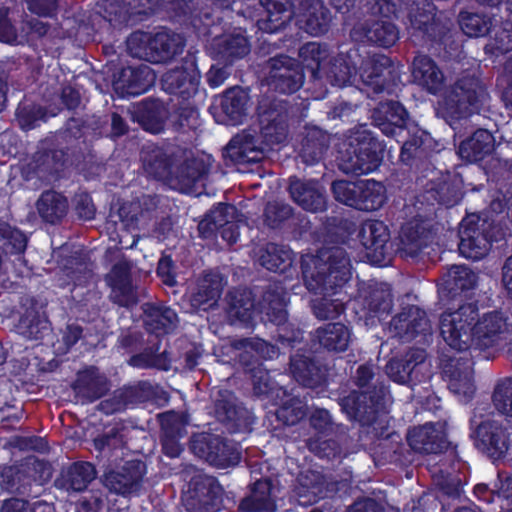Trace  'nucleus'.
<instances>
[{
	"instance_id": "obj_51",
	"label": "nucleus",
	"mask_w": 512,
	"mask_h": 512,
	"mask_svg": "<svg viewBox=\"0 0 512 512\" xmlns=\"http://www.w3.org/2000/svg\"><path fill=\"white\" fill-rule=\"evenodd\" d=\"M299 21L303 23V27L308 34L320 36L329 30L331 13L320 0H312Z\"/></svg>"
},
{
	"instance_id": "obj_43",
	"label": "nucleus",
	"mask_w": 512,
	"mask_h": 512,
	"mask_svg": "<svg viewBox=\"0 0 512 512\" xmlns=\"http://www.w3.org/2000/svg\"><path fill=\"white\" fill-rule=\"evenodd\" d=\"M215 415L233 433L246 429L252 423L249 411L230 396L216 400Z\"/></svg>"
},
{
	"instance_id": "obj_59",
	"label": "nucleus",
	"mask_w": 512,
	"mask_h": 512,
	"mask_svg": "<svg viewBox=\"0 0 512 512\" xmlns=\"http://www.w3.org/2000/svg\"><path fill=\"white\" fill-rule=\"evenodd\" d=\"M366 37L379 47L389 48L399 39V30L391 21H375L367 29Z\"/></svg>"
},
{
	"instance_id": "obj_28",
	"label": "nucleus",
	"mask_w": 512,
	"mask_h": 512,
	"mask_svg": "<svg viewBox=\"0 0 512 512\" xmlns=\"http://www.w3.org/2000/svg\"><path fill=\"white\" fill-rule=\"evenodd\" d=\"M411 76L414 83L431 95L439 94L444 88V73L428 55L419 54L414 57Z\"/></svg>"
},
{
	"instance_id": "obj_50",
	"label": "nucleus",
	"mask_w": 512,
	"mask_h": 512,
	"mask_svg": "<svg viewBox=\"0 0 512 512\" xmlns=\"http://www.w3.org/2000/svg\"><path fill=\"white\" fill-rule=\"evenodd\" d=\"M160 347L161 341L157 339L141 352L131 355L127 361L128 365L139 369L157 368L168 371L171 368V359L166 350L159 352Z\"/></svg>"
},
{
	"instance_id": "obj_2",
	"label": "nucleus",
	"mask_w": 512,
	"mask_h": 512,
	"mask_svg": "<svg viewBox=\"0 0 512 512\" xmlns=\"http://www.w3.org/2000/svg\"><path fill=\"white\" fill-rule=\"evenodd\" d=\"M507 326V317L500 311L485 313L479 318L477 303L459 304L446 309L440 316V335L457 352L493 347Z\"/></svg>"
},
{
	"instance_id": "obj_16",
	"label": "nucleus",
	"mask_w": 512,
	"mask_h": 512,
	"mask_svg": "<svg viewBox=\"0 0 512 512\" xmlns=\"http://www.w3.org/2000/svg\"><path fill=\"white\" fill-rule=\"evenodd\" d=\"M268 86L280 94H293L304 84L305 73L301 63L288 55L280 54L268 61Z\"/></svg>"
},
{
	"instance_id": "obj_15",
	"label": "nucleus",
	"mask_w": 512,
	"mask_h": 512,
	"mask_svg": "<svg viewBox=\"0 0 512 512\" xmlns=\"http://www.w3.org/2000/svg\"><path fill=\"white\" fill-rule=\"evenodd\" d=\"M512 431L496 420L482 421L471 433L474 446L493 462L506 457L510 449Z\"/></svg>"
},
{
	"instance_id": "obj_46",
	"label": "nucleus",
	"mask_w": 512,
	"mask_h": 512,
	"mask_svg": "<svg viewBox=\"0 0 512 512\" xmlns=\"http://www.w3.org/2000/svg\"><path fill=\"white\" fill-rule=\"evenodd\" d=\"M69 208L65 195L55 190H45L36 202L40 218L49 224H58L67 215Z\"/></svg>"
},
{
	"instance_id": "obj_45",
	"label": "nucleus",
	"mask_w": 512,
	"mask_h": 512,
	"mask_svg": "<svg viewBox=\"0 0 512 512\" xmlns=\"http://www.w3.org/2000/svg\"><path fill=\"white\" fill-rule=\"evenodd\" d=\"M166 110L162 101L146 98L134 108V119L145 131L159 133L164 129Z\"/></svg>"
},
{
	"instance_id": "obj_41",
	"label": "nucleus",
	"mask_w": 512,
	"mask_h": 512,
	"mask_svg": "<svg viewBox=\"0 0 512 512\" xmlns=\"http://www.w3.org/2000/svg\"><path fill=\"white\" fill-rule=\"evenodd\" d=\"M221 278L218 274L207 273L198 280L189 295L190 305L194 309L207 311L217 305L222 294Z\"/></svg>"
},
{
	"instance_id": "obj_7",
	"label": "nucleus",
	"mask_w": 512,
	"mask_h": 512,
	"mask_svg": "<svg viewBox=\"0 0 512 512\" xmlns=\"http://www.w3.org/2000/svg\"><path fill=\"white\" fill-rule=\"evenodd\" d=\"M486 88L474 75H463L448 86L443 94L442 114L446 122L456 129L461 120L479 113Z\"/></svg>"
},
{
	"instance_id": "obj_33",
	"label": "nucleus",
	"mask_w": 512,
	"mask_h": 512,
	"mask_svg": "<svg viewBox=\"0 0 512 512\" xmlns=\"http://www.w3.org/2000/svg\"><path fill=\"white\" fill-rule=\"evenodd\" d=\"M478 281L477 274L466 265H453L444 276L441 291L450 300L463 304L461 296L473 290Z\"/></svg>"
},
{
	"instance_id": "obj_53",
	"label": "nucleus",
	"mask_w": 512,
	"mask_h": 512,
	"mask_svg": "<svg viewBox=\"0 0 512 512\" xmlns=\"http://www.w3.org/2000/svg\"><path fill=\"white\" fill-rule=\"evenodd\" d=\"M299 57L302 62L303 70L307 69L311 73L313 79H321V69L323 63L328 58L327 45H322L317 42L305 43L299 49Z\"/></svg>"
},
{
	"instance_id": "obj_22",
	"label": "nucleus",
	"mask_w": 512,
	"mask_h": 512,
	"mask_svg": "<svg viewBox=\"0 0 512 512\" xmlns=\"http://www.w3.org/2000/svg\"><path fill=\"white\" fill-rule=\"evenodd\" d=\"M289 369L293 378L307 388H320L327 384V370L310 352L298 348L290 356Z\"/></svg>"
},
{
	"instance_id": "obj_9",
	"label": "nucleus",
	"mask_w": 512,
	"mask_h": 512,
	"mask_svg": "<svg viewBox=\"0 0 512 512\" xmlns=\"http://www.w3.org/2000/svg\"><path fill=\"white\" fill-rule=\"evenodd\" d=\"M143 37V33H132L127 38V47L134 56H140L142 52H145L147 61L155 64L172 60L176 55L182 53L185 46L183 36L167 29L147 36L146 43L143 42Z\"/></svg>"
},
{
	"instance_id": "obj_55",
	"label": "nucleus",
	"mask_w": 512,
	"mask_h": 512,
	"mask_svg": "<svg viewBox=\"0 0 512 512\" xmlns=\"http://www.w3.org/2000/svg\"><path fill=\"white\" fill-rule=\"evenodd\" d=\"M229 313L242 322L252 319L254 312V300L251 292L246 289L229 291L226 296Z\"/></svg>"
},
{
	"instance_id": "obj_54",
	"label": "nucleus",
	"mask_w": 512,
	"mask_h": 512,
	"mask_svg": "<svg viewBox=\"0 0 512 512\" xmlns=\"http://www.w3.org/2000/svg\"><path fill=\"white\" fill-rule=\"evenodd\" d=\"M27 243L28 237L23 231L0 219V245L5 254H23Z\"/></svg>"
},
{
	"instance_id": "obj_6",
	"label": "nucleus",
	"mask_w": 512,
	"mask_h": 512,
	"mask_svg": "<svg viewBox=\"0 0 512 512\" xmlns=\"http://www.w3.org/2000/svg\"><path fill=\"white\" fill-rule=\"evenodd\" d=\"M236 348L242 349L238 356V363L246 374H249L253 383V393L260 398H272L280 392L286 393L281 387H276L264 361L273 359L278 354V348L269 342L255 337L242 338L237 341Z\"/></svg>"
},
{
	"instance_id": "obj_63",
	"label": "nucleus",
	"mask_w": 512,
	"mask_h": 512,
	"mask_svg": "<svg viewBox=\"0 0 512 512\" xmlns=\"http://www.w3.org/2000/svg\"><path fill=\"white\" fill-rule=\"evenodd\" d=\"M360 180L349 181L345 179L334 180L331 184V192L334 199L346 206L357 210L358 191Z\"/></svg>"
},
{
	"instance_id": "obj_1",
	"label": "nucleus",
	"mask_w": 512,
	"mask_h": 512,
	"mask_svg": "<svg viewBox=\"0 0 512 512\" xmlns=\"http://www.w3.org/2000/svg\"><path fill=\"white\" fill-rule=\"evenodd\" d=\"M352 223L342 216H326L314 230L322 247L314 256L301 258L300 267L306 288L316 293L335 292L351 278V260L346 249Z\"/></svg>"
},
{
	"instance_id": "obj_31",
	"label": "nucleus",
	"mask_w": 512,
	"mask_h": 512,
	"mask_svg": "<svg viewBox=\"0 0 512 512\" xmlns=\"http://www.w3.org/2000/svg\"><path fill=\"white\" fill-rule=\"evenodd\" d=\"M273 482L270 478L256 480L250 486V493L241 499L240 512H275L276 499L273 496Z\"/></svg>"
},
{
	"instance_id": "obj_3",
	"label": "nucleus",
	"mask_w": 512,
	"mask_h": 512,
	"mask_svg": "<svg viewBox=\"0 0 512 512\" xmlns=\"http://www.w3.org/2000/svg\"><path fill=\"white\" fill-rule=\"evenodd\" d=\"M289 113L282 103H272L259 115V133L244 130L233 136L223 148L226 166H248L261 162L274 146L286 141L289 129Z\"/></svg>"
},
{
	"instance_id": "obj_42",
	"label": "nucleus",
	"mask_w": 512,
	"mask_h": 512,
	"mask_svg": "<svg viewBox=\"0 0 512 512\" xmlns=\"http://www.w3.org/2000/svg\"><path fill=\"white\" fill-rule=\"evenodd\" d=\"M248 94L240 86L226 89L220 96L219 107L226 125L242 124L247 116Z\"/></svg>"
},
{
	"instance_id": "obj_32",
	"label": "nucleus",
	"mask_w": 512,
	"mask_h": 512,
	"mask_svg": "<svg viewBox=\"0 0 512 512\" xmlns=\"http://www.w3.org/2000/svg\"><path fill=\"white\" fill-rule=\"evenodd\" d=\"M410 448L420 454H439L446 450L447 441L433 423L413 427L407 433Z\"/></svg>"
},
{
	"instance_id": "obj_19",
	"label": "nucleus",
	"mask_w": 512,
	"mask_h": 512,
	"mask_svg": "<svg viewBox=\"0 0 512 512\" xmlns=\"http://www.w3.org/2000/svg\"><path fill=\"white\" fill-rule=\"evenodd\" d=\"M146 472L145 462L139 459L128 460L119 469L107 471L103 476V484L110 492L128 497L140 491Z\"/></svg>"
},
{
	"instance_id": "obj_58",
	"label": "nucleus",
	"mask_w": 512,
	"mask_h": 512,
	"mask_svg": "<svg viewBox=\"0 0 512 512\" xmlns=\"http://www.w3.org/2000/svg\"><path fill=\"white\" fill-rule=\"evenodd\" d=\"M276 420L283 426H294L307 415V406L298 397L289 396L276 410Z\"/></svg>"
},
{
	"instance_id": "obj_44",
	"label": "nucleus",
	"mask_w": 512,
	"mask_h": 512,
	"mask_svg": "<svg viewBox=\"0 0 512 512\" xmlns=\"http://www.w3.org/2000/svg\"><path fill=\"white\" fill-rule=\"evenodd\" d=\"M430 231L423 222L414 220L405 223L400 230L399 250L405 257L416 258L428 245Z\"/></svg>"
},
{
	"instance_id": "obj_13",
	"label": "nucleus",
	"mask_w": 512,
	"mask_h": 512,
	"mask_svg": "<svg viewBox=\"0 0 512 512\" xmlns=\"http://www.w3.org/2000/svg\"><path fill=\"white\" fill-rule=\"evenodd\" d=\"M436 10L431 0L416 3L415 8H412L409 13L412 36H420L425 43L431 45L446 47L451 38V29L448 23L436 17Z\"/></svg>"
},
{
	"instance_id": "obj_36",
	"label": "nucleus",
	"mask_w": 512,
	"mask_h": 512,
	"mask_svg": "<svg viewBox=\"0 0 512 512\" xmlns=\"http://www.w3.org/2000/svg\"><path fill=\"white\" fill-rule=\"evenodd\" d=\"M210 171V163L207 157L187 158L176 167L171 177L180 191H191L198 182L205 180Z\"/></svg>"
},
{
	"instance_id": "obj_4",
	"label": "nucleus",
	"mask_w": 512,
	"mask_h": 512,
	"mask_svg": "<svg viewBox=\"0 0 512 512\" xmlns=\"http://www.w3.org/2000/svg\"><path fill=\"white\" fill-rule=\"evenodd\" d=\"M389 385L384 380L377 379L364 391L352 390L340 397L338 404L341 411L351 421L360 423L357 442L365 449H372L398 435L389 431L387 421L382 419L387 412L389 400Z\"/></svg>"
},
{
	"instance_id": "obj_23",
	"label": "nucleus",
	"mask_w": 512,
	"mask_h": 512,
	"mask_svg": "<svg viewBox=\"0 0 512 512\" xmlns=\"http://www.w3.org/2000/svg\"><path fill=\"white\" fill-rule=\"evenodd\" d=\"M330 140L327 131L315 125H305L296 137L298 155L302 162L314 165L323 160Z\"/></svg>"
},
{
	"instance_id": "obj_49",
	"label": "nucleus",
	"mask_w": 512,
	"mask_h": 512,
	"mask_svg": "<svg viewBox=\"0 0 512 512\" xmlns=\"http://www.w3.org/2000/svg\"><path fill=\"white\" fill-rule=\"evenodd\" d=\"M262 318L276 326L288 320L286 294L277 288H269L260 302Z\"/></svg>"
},
{
	"instance_id": "obj_24",
	"label": "nucleus",
	"mask_w": 512,
	"mask_h": 512,
	"mask_svg": "<svg viewBox=\"0 0 512 512\" xmlns=\"http://www.w3.org/2000/svg\"><path fill=\"white\" fill-rule=\"evenodd\" d=\"M409 113L399 101L380 102L372 112L373 124L388 137L402 136L407 129Z\"/></svg>"
},
{
	"instance_id": "obj_34",
	"label": "nucleus",
	"mask_w": 512,
	"mask_h": 512,
	"mask_svg": "<svg viewBox=\"0 0 512 512\" xmlns=\"http://www.w3.org/2000/svg\"><path fill=\"white\" fill-rule=\"evenodd\" d=\"M146 330L156 338L174 331L178 315L174 309L163 303H145L143 306Z\"/></svg>"
},
{
	"instance_id": "obj_14",
	"label": "nucleus",
	"mask_w": 512,
	"mask_h": 512,
	"mask_svg": "<svg viewBox=\"0 0 512 512\" xmlns=\"http://www.w3.org/2000/svg\"><path fill=\"white\" fill-rule=\"evenodd\" d=\"M200 71L192 58L182 59L180 65L167 70L161 77V88L177 100L187 102L198 92Z\"/></svg>"
},
{
	"instance_id": "obj_21",
	"label": "nucleus",
	"mask_w": 512,
	"mask_h": 512,
	"mask_svg": "<svg viewBox=\"0 0 512 512\" xmlns=\"http://www.w3.org/2000/svg\"><path fill=\"white\" fill-rule=\"evenodd\" d=\"M105 280L111 288L110 298L121 307H132L137 304V292L133 286L132 264L126 259L114 263Z\"/></svg>"
},
{
	"instance_id": "obj_11",
	"label": "nucleus",
	"mask_w": 512,
	"mask_h": 512,
	"mask_svg": "<svg viewBox=\"0 0 512 512\" xmlns=\"http://www.w3.org/2000/svg\"><path fill=\"white\" fill-rule=\"evenodd\" d=\"M360 79L368 91L378 95L393 94L401 83V71L394 61L384 54L361 56Z\"/></svg>"
},
{
	"instance_id": "obj_61",
	"label": "nucleus",
	"mask_w": 512,
	"mask_h": 512,
	"mask_svg": "<svg viewBox=\"0 0 512 512\" xmlns=\"http://www.w3.org/2000/svg\"><path fill=\"white\" fill-rule=\"evenodd\" d=\"M416 373V370L411 367L409 361H407L404 356L392 358L386 364V374L397 384L416 385L418 382Z\"/></svg>"
},
{
	"instance_id": "obj_57",
	"label": "nucleus",
	"mask_w": 512,
	"mask_h": 512,
	"mask_svg": "<svg viewBox=\"0 0 512 512\" xmlns=\"http://www.w3.org/2000/svg\"><path fill=\"white\" fill-rule=\"evenodd\" d=\"M69 155L64 148H51L38 153L36 156L37 168L49 176H59L66 167Z\"/></svg>"
},
{
	"instance_id": "obj_30",
	"label": "nucleus",
	"mask_w": 512,
	"mask_h": 512,
	"mask_svg": "<svg viewBox=\"0 0 512 512\" xmlns=\"http://www.w3.org/2000/svg\"><path fill=\"white\" fill-rule=\"evenodd\" d=\"M72 388L82 403H93L108 393L110 385L97 368L89 367L77 373Z\"/></svg>"
},
{
	"instance_id": "obj_26",
	"label": "nucleus",
	"mask_w": 512,
	"mask_h": 512,
	"mask_svg": "<svg viewBox=\"0 0 512 512\" xmlns=\"http://www.w3.org/2000/svg\"><path fill=\"white\" fill-rule=\"evenodd\" d=\"M288 191L292 200L305 211L317 213L327 209V196L316 181L290 178Z\"/></svg>"
},
{
	"instance_id": "obj_47",
	"label": "nucleus",
	"mask_w": 512,
	"mask_h": 512,
	"mask_svg": "<svg viewBox=\"0 0 512 512\" xmlns=\"http://www.w3.org/2000/svg\"><path fill=\"white\" fill-rule=\"evenodd\" d=\"M94 464L87 461H76L69 465L62 474V487L67 491L82 492L96 478Z\"/></svg>"
},
{
	"instance_id": "obj_52",
	"label": "nucleus",
	"mask_w": 512,
	"mask_h": 512,
	"mask_svg": "<svg viewBox=\"0 0 512 512\" xmlns=\"http://www.w3.org/2000/svg\"><path fill=\"white\" fill-rule=\"evenodd\" d=\"M260 264L275 273H285L292 265V251L284 245L267 243L259 258Z\"/></svg>"
},
{
	"instance_id": "obj_10",
	"label": "nucleus",
	"mask_w": 512,
	"mask_h": 512,
	"mask_svg": "<svg viewBox=\"0 0 512 512\" xmlns=\"http://www.w3.org/2000/svg\"><path fill=\"white\" fill-rule=\"evenodd\" d=\"M190 449L198 458L217 468L236 466L241 460L238 443L222 435L209 432L193 435Z\"/></svg>"
},
{
	"instance_id": "obj_25",
	"label": "nucleus",
	"mask_w": 512,
	"mask_h": 512,
	"mask_svg": "<svg viewBox=\"0 0 512 512\" xmlns=\"http://www.w3.org/2000/svg\"><path fill=\"white\" fill-rule=\"evenodd\" d=\"M351 329L341 322H329L317 327L310 333L314 347L327 353L345 352L350 344Z\"/></svg>"
},
{
	"instance_id": "obj_29",
	"label": "nucleus",
	"mask_w": 512,
	"mask_h": 512,
	"mask_svg": "<svg viewBox=\"0 0 512 512\" xmlns=\"http://www.w3.org/2000/svg\"><path fill=\"white\" fill-rule=\"evenodd\" d=\"M361 305L366 317L385 318L393 307V294L388 283H374L363 289L360 295Z\"/></svg>"
},
{
	"instance_id": "obj_37",
	"label": "nucleus",
	"mask_w": 512,
	"mask_h": 512,
	"mask_svg": "<svg viewBox=\"0 0 512 512\" xmlns=\"http://www.w3.org/2000/svg\"><path fill=\"white\" fill-rule=\"evenodd\" d=\"M155 81L154 71L147 65L128 67L121 70L116 90L122 95L138 96L146 93Z\"/></svg>"
},
{
	"instance_id": "obj_48",
	"label": "nucleus",
	"mask_w": 512,
	"mask_h": 512,
	"mask_svg": "<svg viewBox=\"0 0 512 512\" xmlns=\"http://www.w3.org/2000/svg\"><path fill=\"white\" fill-rule=\"evenodd\" d=\"M385 185L374 179H360L357 210L365 212L377 211L387 202Z\"/></svg>"
},
{
	"instance_id": "obj_35",
	"label": "nucleus",
	"mask_w": 512,
	"mask_h": 512,
	"mask_svg": "<svg viewBox=\"0 0 512 512\" xmlns=\"http://www.w3.org/2000/svg\"><path fill=\"white\" fill-rule=\"evenodd\" d=\"M360 50L357 47L350 48L346 53H339L331 63L329 78L331 84L345 87L360 76Z\"/></svg>"
},
{
	"instance_id": "obj_17",
	"label": "nucleus",
	"mask_w": 512,
	"mask_h": 512,
	"mask_svg": "<svg viewBox=\"0 0 512 512\" xmlns=\"http://www.w3.org/2000/svg\"><path fill=\"white\" fill-rule=\"evenodd\" d=\"M390 331L401 342H411L418 337L427 340L432 335L430 320L425 310L416 305H408L392 317Z\"/></svg>"
},
{
	"instance_id": "obj_8",
	"label": "nucleus",
	"mask_w": 512,
	"mask_h": 512,
	"mask_svg": "<svg viewBox=\"0 0 512 512\" xmlns=\"http://www.w3.org/2000/svg\"><path fill=\"white\" fill-rule=\"evenodd\" d=\"M506 228L494 220L472 215L462 219L459 226L458 250L466 259L480 260L490 251L493 243L505 240Z\"/></svg>"
},
{
	"instance_id": "obj_27",
	"label": "nucleus",
	"mask_w": 512,
	"mask_h": 512,
	"mask_svg": "<svg viewBox=\"0 0 512 512\" xmlns=\"http://www.w3.org/2000/svg\"><path fill=\"white\" fill-rule=\"evenodd\" d=\"M443 377L448 381L451 391L464 397L475 393L473 370L469 358H450L443 366Z\"/></svg>"
},
{
	"instance_id": "obj_20",
	"label": "nucleus",
	"mask_w": 512,
	"mask_h": 512,
	"mask_svg": "<svg viewBox=\"0 0 512 512\" xmlns=\"http://www.w3.org/2000/svg\"><path fill=\"white\" fill-rule=\"evenodd\" d=\"M359 237L371 264L382 267L390 261V231L383 221L372 220L366 223L361 228Z\"/></svg>"
},
{
	"instance_id": "obj_5",
	"label": "nucleus",
	"mask_w": 512,
	"mask_h": 512,
	"mask_svg": "<svg viewBox=\"0 0 512 512\" xmlns=\"http://www.w3.org/2000/svg\"><path fill=\"white\" fill-rule=\"evenodd\" d=\"M385 148L386 144L367 125L357 126L350 130L338 150V169L345 174L357 176L372 173L380 167Z\"/></svg>"
},
{
	"instance_id": "obj_40",
	"label": "nucleus",
	"mask_w": 512,
	"mask_h": 512,
	"mask_svg": "<svg viewBox=\"0 0 512 512\" xmlns=\"http://www.w3.org/2000/svg\"><path fill=\"white\" fill-rule=\"evenodd\" d=\"M495 148V138L487 129L479 128L471 136L461 141L457 154L468 162L476 163L484 160Z\"/></svg>"
},
{
	"instance_id": "obj_62",
	"label": "nucleus",
	"mask_w": 512,
	"mask_h": 512,
	"mask_svg": "<svg viewBox=\"0 0 512 512\" xmlns=\"http://www.w3.org/2000/svg\"><path fill=\"white\" fill-rule=\"evenodd\" d=\"M147 169L158 179H168L173 176V158L163 149L156 148L147 154Z\"/></svg>"
},
{
	"instance_id": "obj_56",
	"label": "nucleus",
	"mask_w": 512,
	"mask_h": 512,
	"mask_svg": "<svg viewBox=\"0 0 512 512\" xmlns=\"http://www.w3.org/2000/svg\"><path fill=\"white\" fill-rule=\"evenodd\" d=\"M458 22L463 33L471 38L484 37L492 28V18L484 13L461 11Z\"/></svg>"
},
{
	"instance_id": "obj_38",
	"label": "nucleus",
	"mask_w": 512,
	"mask_h": 512,
	"mask_svg": "<svg viewBox=\"0 0 512 512\" xmlns=\"http://www.w3.org/2000/svg\"><path fill=\"white\" fill-rule=\"evenodd\" d=\"M266 17L257 20V27L264 33L273 34L284 29L292 19L290 0H260Z\"/></svg>"
},
{
	"instance_id": "obj_64",
	"label": "nucleus",
	"mask_w": 512,
	"mask_h": 512,
	"mask_svg": "<svg viewBox=\"0 0 512 512\" xmlns=\"http://www.w3.org/2000/svg\"><path fill=\"white\" fill-rule=\"evenodd\" d=\"M120 391L126 407L147 403L155 396L154 387L148 381H140L136 385L125 387Z\"/></svg>"
},
{
	"instance_id": "obj_39",
	"label": "nucleus",
	"mask_w": 512,
	"mask_h": 512,
	"mask_svg": "<svg viewBox=\"0 0 512 512\" xmlns=\"http://www.w3.org/2000/svg\"><path fill=\"white\" fill-rule=\"evenodd\" d=\"M212 55L218 62L232 65L250 52V44L240 34H228L216 37L212 43Z\"/></svg>"
},
{
	"instance_id": "obj_18",
	"label": "nucleus",
	"mask_w": 512,
	"mask_h": 512,
	"mask_svg": "<svg viewBox=\"0 0 512 512\" xmlns=\"http://www.w3.org/2000/svg\"><path fill=\"white\" fill-rule=\"evenodd\" d=\"M395 139L401 144L399 160L410 168H422L434 150L431 134L417 126L407 128L402 136Z\"/></svg>"
},
{
	"instance_id": "obj_60",
	"label": "nucleus",
	"mask_w": 512,
	"mask_h": 512,
	"mask_svg": "<svg viewBox=\"0 0 512 512\" xmlns=\"http://www.w3.org/2000/svg\"><path fill=\"white\" fill-rule=\"evenodd\" d=\"M342 288L337 289L335 292L318 293L323 297L312 300L311 307L314 316L319 320L335 319L345 311V305L338 299H329L327 296L337 294ZM317 294L314 291H311Z\"/></svg>"
},
{
	"instance_id": "obj_12",
	"label": "nucleus",
	"mask_w": 512,
	"mask_h": 512,
	"mask_svg": "<svg viewBox=\"0 0 512 512\" xmlns=\"http://www.w3.org/2000/svg\"><path fill=\"white\" fill-rule=\"evenodd\" d=\"M224 489L218 479L206 474H195L183 496L187 512H219L223 508Z\"/></svg>"
}]
</instances>
